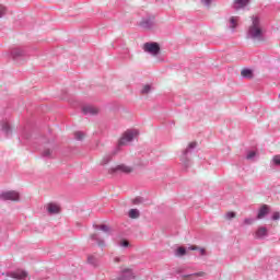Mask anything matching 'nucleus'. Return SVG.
<instances>
[{
	"label": "nucleus",
	"mask_w": 280,
	"mask_h": 280,
	"mask_svg": "<svg viewBox=\"0 0 280 280\" xmlns=\"http://www.w3.org/2000/svg\"><path fill=\"white\" fill-rule=\"evenodd\" d=\"M270 209L268 208V205H264L259 211H258V215H257V219L258 220H261L264 218H266V215H268Z\"/></svg>",
	"instance_id": "obj_8"
},
{
	"label": "nucleus",
	"mask_w": 280,
	"mask_h": 280,
	"mask_svg": "<svg viewBox=\"0 0 280 280\" xmlns=\"http://www.w3.org/2000/svg\"><path fill=\"white\" fill-rule=\"evenodd\" d=\"M139 215H140V212L137 209L129 210V218H131V220H137Z\"/></svg>",
	"instance_id": "obj_14"
},
{
	"label": "nucleus",
	"mask_w": 280,
	"mask_h": 280,
	"mask_svg": "<svg viewBox=\"0 0 280 280\" xmlns=\"http://www.w3.org/2000/svg\"><path fill=\"white\" fill-rule=\"evenodd\" d=\"M7 277H11V279H16V280H23V279H27L28 273L23 269H18L15 271L7 273Z\"/></svg>",
	"instance_id": "obj_4"
},
{
	"label": "nucleus",
	"mask_w": 280,
	"mask_h": 280,
	"mask_svg": "<svg viewBox=\"0 0 280 280\" xmlns=\"http://www.w3.org/2000/svg\"><path fill=\"white\" fill-rule=\"evenodd\" d=\"M245 224H253V220L252 219H245Z\"/></svg>",
	"instance_id": "obj_30"
},
{
	"label": "nucleus",
	"mask_w": 280,
	"mask_h": 280,
	"mask_svg": "<svg viewBox=\"0 0 280 280\" xmlns=\"http://www.w3.org/2000/svg\"><path fill=\"white\" fill-rule=\"evenodd\" d=\"M100 230L104 231V233H107L108 226L107 225H100Z\"/></svg>",
	"instance_id": "obj_27"
},
{
	"label": "nucleus",
	"mask_w": 280,
	"mask_h": 280,
	"mask_svg": "<svg viewBox=\"0 0 280 280\" xmlns=\"http://www.w3.org/2000/svg\"><path fill=\"white\" fill-rule=\"evenodd\" d=\"M248 36L254 38V40H261L264 38V27H261V21L257 16H254L252 20Z\"/></svg>",
	"instance_id": "obj_1"
},
{
	"label": "nucleus",
	"mask_w": 280,
	"mask_h": 280,
	"mask_svg": "<svg viewBox=\"0 0 280 280\" xmlns=\"http://www.w3.org/2000/svg\"><path fill=\"white\" fill-rule=\"evenodd\" d=\"M5 15V7L0 4V19Z\"/></svg>",
	"instance_id": "obj_22"
},
{
	"label": "nucleus",
	"mask_w": 280,
	"mask_h": 280,
	"mask_svg": "<svg viewBox=\"0 0 280 280\" xmlns=\"http://www.w3.org/2000/svg\"><path fill=\"white\" fill-rule=\"evenodd\" d=\"M241 75L243 78H248L250 80L253 78V70H250V69H243L241 71Z\"/></svg>",
	"instance_id": "obj_13"
},
{
	"label": "nucleus",
	"mask_w": 280,
	"mask_h": 280,
	"mask_svg": "<svg viewBox=\"0 0 280 280\" xmlns=\"http://www.w3.org/2000/svg\"><path fill=\"white\" fill-rule=\"evenodd\" d=\"M74 137L78 141H82V139H84V135L81 131H75Z\"/></svg>",
	"instance_id": "obj_18"
},
{
	"label": "nucleus",
	"mask_w": 280,
	"mask_h": 280,
	"mask_svg": "<svg viewBox=\"0 0 280 280\" xmlns=\"http://www.w3.org/2000/svg\"><path fill=\"white\" fill-rule=\"evenodd\" d=\"M0 198L1 200H12L13 202H16L19 201L20 195L19 192L11 190L0 195Z\"/></svg>",
	"instance_id": "obj_5"
},
{
	"label": "nucleus",
	"mask_w": 280,
	"mask_h": 280,
	"mask_svg": "<svg viewBox=\"0 0 280 280\" xmlns=\"http://www.w3.org/2000/svg\"><path fill=\"white\" fill-rule=\"evenodd\" d=\"M199 252H200V255H205V248H200Z\"/></svg>",
	"instance_id": "obj_32"
},
{
	"label": "nucleus",
	"mask_w": 280,
	"mask_h": 280,
	"mask_svg": "<svg viewBox=\"0 0 280 280\" xmlns=\"http://www.w3.org/2000/svg\"><path fill=\"white\" fill-rule=\"evenodd\" d=\"M257 153L255 152V151H252V152H249L248 154H247V159L248 160H250V159H255V155H256Z\"/></svg>",
	"instance_id": "obj_25"
},
{
	"label": "nucleus",
	"mask_w": 280,
	"mask_h": 280,
	"mask_svg": "<svg viewBox=\"0 0 280 280\" xmlns=\"http://www.w3.org/2000/svg\"><path fill=\"white\" fill-rule=\"evenodd\" d=\"M120 246H122L124 248H128V246H130V243L128 241H121Z\"/></svg>",
	"instance_id": "obj_23"
},
{
	"label": "nucleus",
	"mask_w": 280,
	"mask_h": 280,
	"mask_svg": "<svg viewBox=\"0 0 280 280\" xmlns=\"http://www.w3.org/2000/svg\"><path fill=\"white\" fill-rule=\"evenodd\" d=\"M84 115H97L98 109L93 106H84L82 108Z\"/></svg>",
	"instance_id": "obj_9"
},
{
	"label": "nucleus",
	"mask_w": 280,
	"mask_h": 280,
	"mask_svg": "<svg viewBox=\"0 0 280 280\" xmlns=\"http://www.w3.org/2000/svg\"><path fill=\"white\" fill-rule=\"evenodd\" d=\"M225 218H226L228 220H233V218H235V212H228V213L225 214Z\"/></svg>",
	"instance_id": "obj_21"
},
{
	"label": "nucleus",
	"mask_w": 280,
	"mask_h": 280,
	"mask_svg": "<svg viewBox=\"0 0 280 280\" xmlns=\"http://www.w3.org/2000/svg\"><path fill=\"white\" fill-rule=\"evenodd\" d=\"M98 246H104V243H98Z\"/></svg>",
	"instance_id": "obj_33"
},
{
	"label": "nucleus",
	"mask_w": 280,
	"mask_h": 280,
	"mask_svg": "<svg viewBox=\"0 0 280 280\" xmlns=\"http://www.w3.org/2000/svg\"><path fill=\"white\" fill-rule=\"evenodd\" d=\"M183 255H187V249H185V247L177 248L176 256L177 257H183Z\"/></svg>",
	"instance_id": "obj_15"
},
{
	"label": "nucleus",
	"mask_w": 280,
	"mask_h": 280,
	"mask_svg": "<svg viewBox=\"0 0 280 280\" xmlns=\"http://www.w3.org/2000/svg\"><path fill=\"white\" fill-rule=\"evenodd\" d=\"M46 209H47L48 213H50L51 215H54L56 213H60V206H58V203H48L46 206Z\"/></svg>",
	"instance_id": "obj_7"
},
{
	"label": "nucleus",
	"mask_w": 280,
	"mask_h": 280,
	"mask_svg": "<svg viewBox=\"0 0 280 280\" xmlns=\"http://www.w3.org/2000/svg\"><path fill=\"white\" fill-rule=\"evenodd\" d=\"M88 261H89V264H96L97 262V260L93 256H89Z\"/></svg>",
	"instance_id": "obj_24"
},
{
	"label": "nucleus",
	"mask_w": 280,
	"mask_h": 280,
	"mask_svg": "<svg viewBox=\"0 0 280 280\" xmlns=\"http://www.w3.org/2000/svg\"><path fill=\"white\" fill-rule=\"evenodd\" d=\"M198 277H205V272L200 271V272H196V273H191V275H186L183 276L184 280H196L198 279Z\"/></svg>",
	"instance_id": "obj_10"
},
{
	"label": "nucleus",
	"mask_w": 280,
	"mask_h": 280,
	"mask_svg": "<svg viewBox=\"0 0 280 280\" xmlns=\"http://www.w3.org/2000/svg\"><path fill=\"white\" fill-rule=\"evenodd\" d=\"M13 58H19V56H23V51L19 48L12 50Z\"/></svg>",
	"instance_id": "obj_17"
},
{
	"label": "nucleus",
	"mask_w": 280,
	"mask_h": 280,
	"mask_svg": "<svg viewBox=\"0 0 280 280\" xmlns=\"http://www.w3.org/2000/svg\"><path fill=\"white\" fill-rule=\"evenodd\" d=\"M198 249H199V247L196 246V245H192V246L189 247V250H198Z\"/></svg>",
	"instance_id": "obj_29"
},
{
	"label": "nucleus",
	"mask_w": 280,
	"mask_h": 280,
	"mask_svg": "<svg viewBox=\"0 0 280 280\" xmlns=\"http://www.w3.org/2000/svg\"><path fill=\"white\" fill-rule=\"evenodd\" d=\"M197 145H198L197 142H190V143L188 144V148L194 149V148H196Z\"/></svg>",
	"instance_id": "obj_28"
},
{
	"label": "nucleus",
	"mask_w": 280,
	"mask_h": 280,
	"mask_svg": "<svg viewBox=\"0 0 280 280\" xmlns=\"http://www.w3.org/2000/svg\"><path fill=\"white\" fill-rule=\"evenodd\" d=\"M266 235H268V229H266V228H259L256 231V237H258V238L266 237Z\"/></svg>",
	"instance_id": "obj_12"
},
{
	"label": "nucleus",
	"mask_w": 280,
	"mask_h": 280,
	"mask_svg": "<svg viewBox=\"0 0 280 280\" xmlns=\"http://www.w3.org/2000/svg\"><path fill=\"white\" fill-rule=\"evenodd\" d=\"M272 220H280V213L275 212L273 215H272Z\"/></svg>",
	"instance_id": "obj_26"
},
{
	"label": "nucleus",
	"mask_w": 280,
	"mask_h": 280,
	"mask_svg": "<svg viewBox=\"0 0 280 280\" xmlns=\"http://www.w3.org/2000/svg\"><path fill=\"white\" fill-rule=\"evenodd\" d=\"M112 172H122V174H131V172H135V168L125 164H120L115 168H112Z\"/></svg>",
	"instance_id": "obj_6"
},
{
	"label": "nucleus",
	"mask_w": 280,
	"mask_h": 280,
	"mask_svg": "<svg viewBox=\"0 0 280 280\" xmlns=\"http://www.w3.org/2000/svg\"><path fill=\"white\" fill-rule=\"evenodd\" d=\"M147 93H150V85H144L141 90L142 95H147Z\"/></svg>",
	"instance_id": "obj_19"
},
{
	"label": "nucleus",
	"mask_w": 280,
	"mask_h": 280,
	"mask_svg": "<svg viewBox=\"0 0 280 280\" xmlns=\"http://www.w3.org/2000/svg\"><path fill=\"white\" fill-rule=\"evenodd\" d=\"M203 3H206V5H209V3H211V0H203Z\"/></svg>",
	"instance_id": "obj_31"
},
{
	"label": "nucleus",
	"mask_w": 280,
	"mask_h": 280,
	"mask_svg": "<svg viewBox=\"0 0 280 280\" xmlns=\"http://www.w3.org/2000/svg\"><path fill=\"white\" fill-rule=\"evenodd\" d=\"M137 135H139L137 130L126 131L118 141V145H128V143H130V141H132Z\"/></svg>",
	"instance_id": "obj_2"
},
{
	"label": "nucleus",
	"mask_w": 280,
	"mask_h": 280,
	"mask_svg": "<svg viewBox=\"0 0 280 280\" xmlns=\"http://www.w3.org/2000/svg\"><path fill=\"white\" fill-rule=\"evenodd\" d=\"M92 240H95V234H94V235H92Z\"/></svg>",
	"instance_id": "obj_34"
},
{
	"label": "nucleus",
	"mask_w": 280,
	"mask_h": 280,
	"mask_svg": "<svg viewBox=\"0 0 280 280\" xmlns=\"http://www.w3.org/2000/svg\"><path fill=\"white\" fill-rule=\"evenodd\" d=\"M230 27L232 28V30H235V27H237V18H231L230 19Z\"/></svg>",
	"instance_id": "obj_16"
},
{
	"label": "nucleus",
	"mask_w": 280,
	"mask_h": 280,
	"mask_svg": "<svg viewBox=\"0 0 280 280\" xmlns=\"http://www.w3.org/2000/svg\"><path fill=\"white\" fill-rule=\"evenodd\" d=\"M272 162H273L275 165H280V154L275 155L272 158Z\"/></svg>",
	"instance_id": "obj_20"
},
{
	"label": "nucleus",
	"mask_w": 280,
	"mask_h": 280,
	"mask_svg": "<svg viewBox=\"0 0 280 280\" xmlns=\"http://www.w3.org/2000/svg\"><path fill=\"white\" fill-rule=\"evenodd\" d=\"M250 0H235L234 1V8L235 10H240V8H246V4L249 2Z\"/></svg>",
	"instance_id": "obj_11"
},
{
	"label": "nucleus",
	"mask_w": 280,
	"mask_h": 280,
	"mask_svg": "<svg viewBox=\"0 0 280 280\" xmlns=\"http://www.w3.org/2000/svg\"><path fill=\"white\" fill-rule=\"evenodd\" d=\"M143 49L147 54H151V56H159V51H161V46L158 43H145L143 45Z\"/></svg>",
	"instance_id": "obj_3"
}]
</instances>
